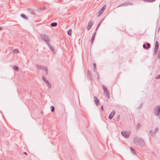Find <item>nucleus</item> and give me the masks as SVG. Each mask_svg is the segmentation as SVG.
<instances>
[{"label":"nucleus","mask_w":160,"mask_h":160,"mask_svg":"<svg viewBox=\"0 0 160 160\" xmlns=\"http://www.w3.org/2000/svg\"><path fill=\"white\" fill-rule=\"evenodd\" d=\"M133 143L137 145L144 146V141L141 138L135 137L133 139Z\"/></svg>","instance_id":"obj_1"},{"label":"nucleus","mask_w":160,"mask_h":160,"mask_svg":"<svg viewBox=\"0 0 160 160\" xmlns=\"http://www.w3.org/2000/svg\"><path fill=\"white\" fill-rule=\"evenodd\" d=\"M41 37L42 40L45 41L47 44L49 43L50 39L48 35L42 34H41Z\"/></svg>","instance_id":"obj_2"},{"label":"nucleus","mask_w":160,"mask_h":160,"mask_svg":"<svg viewBox=\"0 0 160 160\" xmlns=\"http://www.w3.org/2000/svg\"><path fill=\"white\" fill-rule=\"evenodd\" d=\"M154 115L158 116L160 114V105H158L155 107L153 110Z\"/></svg>","instance_id":"obj_3"},{"label":"nucleus","mask_w":160,"mask_h":160,"mask_svg":"<svg viewBox=\"0 0 160 160\" xmlns=\"http://www.w3.org/2000/svg\"><path fill=\"white\" fill-rule=\"evenodd\" d=\"M36 67L38 69L45 70L46 74H48V69L47 67L41 65H36Z\"/></svg>","instance_id":"obj_4"},{"label":"nucleus","mask_w":160,"mask_h":160,"mask_svg":"<svg viewBox=\"0 0 160 160\" xmlns=\"http://www.w3.org/2000/svg\"><path fill=\"white\" fill-rule=\"evenodd\" d=\"M102 88L104 91V94L108 98L110 97L109 93L107 90L106 88L104 85H102Z\"/></svg>","instance_id":"obj_5"},{"label":"nucleus","mask_w":160,"mask_h":160,"mask_svg":"<svg viewBox=\"0 0 160 160\" xmlns=\"http://www.w3.org/2000/svg\"><path fill=\"white\" fill-rule=\"evenodd\" d=\"M106 5H104L103 7L100 10L97 12V14L98 16L99 17L100 16V15L103 12L106 8Z\"/></svg>","instance_id":"obj_6"},{"label":"nucleus","mask_w":160,"mask_h":160,"mask_svg":"<svg viewBox=\"0 0 160 160\" xmlns=\"http://www.w3.org/2000/svg\"><path fill=\"white\" fill-rule=\"evenodd\" d=\"M121 134L123 137L126 138H128L130 136V134L127 131H122Z\"/></svg>","instance_id":"obj_7"},{"label":"nucleus","mask_w":160,"mask_h":160,"mask_svg":"<svg viewBox=\"0 0 160 160\" xmlns=\"http://www.w3.org/2000/svg\"><path fill=\"white\" fill-rule=\"evenodd\" d=\"M42 79L44 82L48 85V88L50 89L51 88V85L50 83L47 80L44 76H43Z\"/></svg>","instance_id":"obj_8"},{"label":"nucleus","mask_w":160,"mask_h":160,"mask_svg":"<svg viewBox=\"0 0 160 160\" xmlns=\"http://www.w3.org/2000/svg\"><path fill=\"white\" fill-rule=\"evenodd\" d=\"M159 47V44L157 42H156L155 44V47L154 50V53L155 54L157 52Z\"/></svg>","instance_id":"obj_9"},{"label":"nucleus","mask_w":160,"mask_h":160,"mask_svg":"<svg viewBox=\"0 0 160 160\" xmlns=\"http://www.w3.org/2000/svg\"><path fill=\"white\" fill-rule=\"evenodd\" d=\"M115 113V111L114 110H113L109 114L108 117V118L110 119H112L114 117Z\"/></svg>","instance_id":"obj_10"},{"label":"nucleus","mask_w":160,"mask_h":160,"mask_svg":"<svg viewBox=\"0 0 160 160\" xmlns=\"http://www.w3.org/2000/svg\"><path fill=\"white\" fill-rule=\"evenodd\" d=\"M94 100L95 104L97 106H98V105L99 102V99H98L97 97L95 96L94 97Z\"/></svg>","instance_id":"obj_11"},{"label":"nucleus","mask_w":160,"mask_h":160,"mask_svg":"<svg viewBox=\"0 0 160 160\" xmlns=\"http://www.w3.org/2000/svg\"><path fill=\"white\" fill-rule=\"evenodd\" d=\"M27 11L29 13H31L32 14L34 15L36 14L34 12V11L32 9L28 8L27 9Z\"/></svg>","instance_id":"obj_12"},{"label":"nucleus","mask_w":160,"mask_h":160,"mask_svg":"<svg viewBox=\"0 0 160 160\" xmlns=\"http://www.w3.org/2000/svg\"><path fill=\"white\" fill-rule=\"evenodd\" d=\"M93 22H89L88 25V27H87V29L88 30H89V29H90L92 26V25H93Z\"/></svg>","instance_id":"obj_13"},{"label":"nucleus","mask_w":160,"mask_h":160,"mask_svg":"<svg viewBox=\"0 0 160 160\" xmlns=\"http://www.w3.org/2000/svg\"><path fill=\"white\" fill-rule=\"evenodd\" d=\"M88 78H89L91 80L92 79V72L89 70L88 71Z\"/></svg>","instance_id":"obj_14"},{"label":"nucleus","mask_w":160,"mask_h":160,"mask_svg":"<svg viewBox=\"0 0 160 160\" xmlns=\"http://www.w3.org/2000/svg\"><path fill=\"white\" fill-rule=\"evenodd\" d=\"M96 33V31H95V32L92 35L91 39V43L92 44L94 41V38H95V34Z\"/></svg>","instance_id":"obj_15"},{"label":"nucleus","mask_w":160,"mask_h":160,"mask_svg":"<svg viewBox=\"0 0 160 160\" xmlns=\"http://www.w3.org/2000/svg\"><path fill=\"white\" fill-rule=\"evenodd\" d=\"M49 47L50 49L52 52H53L54 51V48L52 46L51 44L49 43H48L47 44Z\"/></svg>","instance_id":"obj_16"},{"label":"nucleus","mask_w":160,"mask_h":160,"mask_svg":"<svg viewBox=\"0 0 160 160\" xmlns=\"http://www.w3.org/2000/svg\"><path fill=\"white\" fill-rule=\"evenodd\" d=\"M122 6H129L128 4V2H125V3H122L121 5L119 6L118 7Z\"/></svg>","instance_id":"obj_17"},{"label":"nucleus","mask_w":160,"mask_h":160,"mask_svg":"<svg viewBox=\"0 0 160 160\" xmlns=\"http://www.w3.org/2000/svg\"><path fill=\"white\" fill-rule=\"evenodd\" d=\"M103 20H102L101 22H99L98 23V26H97V27L95 31L96 32V31L98 29V28L99 27V26H100L101 24V23H102V21H103Z\"/></svg>","instance_id":"obj_18"},{"label":"nucleus","mask_w":160,"mask_h":160,"mask_svg":"<svg viewBox=\"0 0 160 160\" xmlns=\"http://www.w3.org/2000/svg\"><path fill=\"white\" fill-rule=\"evenodd\" d=\"M50 25L52 27H55L57 26V23L56 22H53L51 23Z\"/></svg>","instance_id":"obj_19"},{"label":"nucleus","mask_w":160,"mask_h":160,"mask_svg":"<svg viewBox=\"0 0 160 160\" xmlns=\"http://www.w3.org/2000/svg\"><path fill=\"white\" fill-rule=\"evenodd\" d=\"M143 1L146 2H152L155 1L156 0H142Z\"/></svg>","instance_id":"obj_20"},{"label":"nucleus","mask_w":160,"mask_h":160,"mask_svg":"<svg viewBox=\"0 0 160 160\" xmlns=\"http://www.w3.org/2000/svg\"><path fill=\"white\" fill-rule=\"evenodd\" d=\"M72 29H69L68 31V34L69 35H71L72 34Z\"/></svg>","instance_id":"obj_21"},{"label":"nucleus","mask_w":160,"mask_h":160,"mask_svg":"<svg viewBox=\"0 0 160 160\" xmlns=\"http://www.w3.org/2000/svg\"><path fill=\"white\" fill-rule=\"evenodd\" d=\"M21 16L23 18H24L25 19H27V18L26 16L24 14H22L21 15Z\"/></svg>","instance_id":"obj_22"},{"label":"nucleus","mask_w":160,"mask_h":160,"mask_svg":"<svg viewBox=\"0 0 160 160\" xmlns=\"http://www.w3.org/2000/svg\"><path fill=\"white\" fill-rule=\"evenodd\" d=\"M13 69L15 71H18V67L16 66H14L13 67Z\"/></svg>","instance_id":"obj_23"},{"label":"nucleus","mask_w":160,"mask_h":160,"mask_svg":"<svg viewBox=\"0 0 160 160\" xmlns=\"http://www.w3.org/2000/svg\"><path fill=\"white\" fill-rule=\"evenodd\" d=\"M146 45L147 46V47L146 48V49H148V48H150V44L149 43H147L146 44Z\"/></svg>","instance_id":"obj_24"},{"label":"nucleus","mask_w":160,"mask_h":160,"mask_svg":"<svg viewBox=\"0 0 160 160\" xmlns=\"http://www.w3.org/2000/svg\"><path fill=\"white\" fill-rule=\"evenodd\" d=\"M13 52L16 54L19 53V51L17 49H15L13 50Z\"/></svg>","instance_id":"obj_25"},{"label":"nucleus","mask_w":160,"mask_h":160,"mask_svg":"<svg viewBox=\"0 0 160 160\" xmlns=\"http://www.w3.org/2000/svg\"><path fill=\"white\" fill-rule=\"evenodd\" d=\"M93 68L94 69V72H95L96 68V64L95 63H93Z\"/></svg>","instance_id":"obj_26"},{"label":"nucleus","mask_w":160,"mask_h":160,"mask_svg":"<svg viewBox=\"0 0 160 160\" xmlns=\"http://www.w3.org/2000/svg\"><path fill=\"white\" fill-rule=\"evenodd\" d=\"M55 110V108L54 106H51V111L52 112H53Z\"/></svg>","instance_id":"obj_27"},{"label":"nucleus","mask_w":160,"mask_h":160,"mask_svg":"<svg viewBox=\"0 0 160 160\" xmlns=\"http://www.w3.org/2000/svg\"><path fill=\"white\" fill-rule=\"evenodd\" d=\"M158 130H159L158 128V127L156 128L155 130L154 131V133L155 134V133H157L158 132Z\"/></svg>","instance_id":"obj_28"},{"label":"nucleus","mask_w":160,"mask_h":160,"mask_svg":"<svg viewBox=\"0 0 160 160\" xmlns=\"http://www.w3.org/2000/svg\"><path fill=\"white\" fill-rule=\"evenodd\" d=\"M0 132L1 133H3L4 132V130L2 128H0Z\"/></svg>","instance_id":"obj_29"},{"label":"nucleus","mask_w":160,"mask_h":160,"mask_svg":"<svg viewBox=\"0 0 160 160\" xmlns=\"http://www.w3.org/2000/svg\"><path fill=\"white\" fill-rule=\"evenodd\" d=\"M150 133L152 136L154 134V132H153L151 130L150 131Z\"/></svg>","instance_id":"obj_30"},{"label":"nucleus","mask_w":160,"mask_h":160,"mask_svg":"<svg viewBox=\"0 0 160 160\" xmlns=\"http://www.w3.org/2000/svg\"><path fill=\"white\" fill-rule=\"evenodd\" d=\"M130 149L132 152V153H135L134 150L133 148L132 147H130Z\"/></svg>","instance_id":"obj_31"},{"label":"nucleus","mask_w":160,"mask_h":160,"mask_svg":"<svg viewBox=\"0 0 160 160\" xmlns=\"http://www.w3.org/2000/svg\"><path fill=\"white\" fill-rule=\"evenodd\" d=\"M155 79H160V75H158L157 76H156L155 77Z\"/></svg>","instance_id":"obj_32"},{"label":"nucleus","mask_w":160,"mask_h":160,"mask_svg":"<svg viewBox=\"0 0 160 160\" xmlns=\"http://www.w3.org/2000/svg\"><path fill=\"white\" fill-rule=\"evenodd\" d=\"M120 118V115H118L117 118V119L118 120V121H119V119Z\"/></svg>","instance_id":"obj_33"},{"label":"nucleus","mask_w":160,"mask_h":160,"mask_svg":"<svg viewBox=\"0 0 160 160\" xmlns=\"http://www.w3.org/2000/svg\"><path fill=\"white\" fill-rule=\"evenodd\" d=\"M143 47L144 49H146V48H147V47H146L145 44H143Z\"/></svg>","instance_id":"obj_34"},{"label":"nucleus","mask_w":160,"mask_h":160,"mask_svg":"<svg viewBox=\"0 0 160 160\" xmlns=\"http://www.w3.org/2000/svg\"><path fill=\"white\" fill-rule=\"evenodd\" d=\"M101 109L102 111H103V105H102L101 107Z\"/></svg>","instance_id":"obj_35"},{"label":"nucleus","mask_w":160,"mask_h":160,"mask_svg":"<svg viewBox=\"0 0 160 160\" xmlns=\"http://www.w3.org/2000/svg\"><path fill=\"white\" fill-rule=\"evenodd\" d=\"M128 4L129 6L132 5L133 4V3L129 2H128Z\"/></svg>","instance_id":"obj_36"},{"label":"nucleus","mask_w":160,"mask_h":160,"mask_svg":"<svg viewBox=\"0 0 160 160\" xmlns=\"http://www.w3.org/2000/svg\"><path fill=\"white\" fill-rule=\"evenodd\" d=\"M140 124H138L137 126H136V127L137 128H139V127L140 126Z\"/></svg>","instance_id":"obj_37"},{"label":"nucleus","mask_w":160,"mask_h":160,"mask_svg":"<svg viewBox=\"0 0 160 160\" xmlns=\"http://www.w3.org/2000/svg\"><path fill=\"white\" fill-rule=\"evenodd\" d=\"M142 104H143L142 103L140 104V106L138 108H140L142 106Z\"/></svg>","instance_id":"obj_38"},{"label":"nucleus","mask_w":160,"mask_h":160,"mask_svg":"<svg viewBox=\"0 0 160 160\" xmlns=\"http://www.w3.org/2000/svg\"><path fill=\"white\" fill-rule=\"evenodd\" d=\"M24 154H26V155H27V153L26 152H24Z\"/></svg>","instance_id":"obj_39"},{"label":"nucleus","mask_w":160,"mask_h":160,"mask_svg":"<svg viewBox=\"0 0 160 160\" xmlns=\"http://www.w3.org/2000/svg\"><path fill=\"white\" fill-rule=\"evenodd\" d=\"M2 29V27H0V30H1Z\"/></svg>","instance_id":"obj_40"},{"label":"nucleus","mask_w":160,"mask_h":160,"mask_svg":"<svg viewBox=\"0 0 160 160\" xmlns=\"http://www.w3.org/2000/svg\"><path fill=\"white\" fill-rule=\"evenodd\" d=\"M159 8L160 9V4H159Z\"/></svg>","instance_id":"obj_41"},{"label":"nucleus","mask_w":160,"mask_h":160,"mask_svg":"<svg viewBox=\"0 0 160 160\" xmlns=\"http://www.w3.org/2000/svg\"><path fill=\"white\" fill-rule=\"evenodd\" d=\"M159 28L158 30V31H159Z\"/></svg>","instance_id":"obj_42"}]
</instances>
